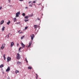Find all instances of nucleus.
Here are the masks:
<instances>
[{"mask_svg":"<svg viewBox=\"0 0 79 79\" xmlns=\"http://www.w3.org/2000/svg\"><path fill=\"white\" fill-rule=\"evenodd\" d=\"M20 15V12L19 11L16 14V15L15 16V17L16 18H18V17H19V16Z\"/></svg>","mask_w":79,"mask_h":79,"instance_id":"nucleus-1","label":"nucleus"},{"mask_svg":"<svg viewBox=\"0 0 79 79\" xmlns=\"http://www.w3.org/2000/svg\"><path fill=\"white\" fill-rule=\"evenodd\" d=\"M16 58H17V59H20V55H19V53H18L17 54V56L16 57Z\"/></svg>","mask_w":79,"mask_h":79,"instance_id":"nucleus-2","label":"nucleus"},{"mask_svg":"<svg viewBox=\"0 0 79 79\" xmlns=\"http://www.w3.org/2000/svg\"><path fill=\"white\" fill-rule=\"evenodd\" d=\"M34 34L31 35V39L32 40H33L34 39Z\"/></svg>","mask_w":79,"mask_h":79,"instance_id":"nucleus-3","label":"nucleus"},{"mask_svg":"<svg viewBox=\"0 0 79 79\" xmlns=\"http://www.w3.org/2000/svg\"><path fill=\"white\" fill-rule=\"evenodd\" d=\"M11 58L10 57H8L7 58V62H9L10 61H11Z\"/></svg>","mask_w":79,"mask_h":79,"instance_id":"nucleus-4","label":"nucleus"},{"mask_svg":"<svg viewBox=\"0 0 79 79\" xmlns=\"http://www.w3.org/2000/svg\"><path fill=\"white\" fill-rule=\"evenodd\" d=\"M10 71V67H8L6 70V72H8V71Z\"/></svg>","mask_w":79,"mask_h":79,"instance_id":"nucleus-5","label":"nucleus"},{"mask_svg":"<svg viewBox=\"0 0 79 79\" xmlns=\"http://www.w3.org/2000/svg\"><path fill=\"white\" fill-rule=\"evenodd\" d=\"M14 45V43L12 42L10 44V47H12Z\"/></svg>","mask_w":79,"mask_h":79,"instance_id":"nucleus-6","label":"nucleus"},{"mask_svg":"<svg viewBox=\"0 0 79 79\" xmlns=\"http://www.w3.org/2000/svg\"><path fill=\"white\" fill-rule=\"evenodd\" d=\"M31 44H32V41H30L29 43V44L28 46V47H29L31 45Z\"/></svg>","mask_w":79,"mask_h":79,"instance_id":"nucleus-7","label":"nucleus"},{"mask_svg":"<svg viewBox=\"0 0 79 79\" xmlns=\"http://www.w3.org/2000/svg\"><path fill=\"white\" fill-rule=\"evenodd\" d=\"M22 45L23 48H24L25 47V45H24V44H23V43H22Z\"/></svg>","mask_w":79,"mask_h":79,"instance_id":"nucleus-8","label":"nucleus"},{"mask_svg":"<svg viewBox=\"0 0 79 79\" xmlns=\"http://www.w3.org/2000/svg\"><path fill=\"white\" fill-rule=\"evenodd\" d=\"M5 27L4 26L2 28V31H4V30H5Z\"/></svg>","mask_w":79,"mask_h":79,"instance_id":"nucleus-9","label":"nucleus"},{"mask_svg":"<svg viewBox=\"0 0 79 79\" xmlns=\"http://www.w3.org/2000/svg\"><path fill=\"white\" fill-rule=\"evenodd\" d=\"M17 64H21V62L18 61L17 62Z\"/></svg>","mask_w":79,"mask_h":79,"instance_id":"nucleus-10","label":"nucleus"},{"mask_svg":"<svg viewBox=\"0 0 79 79\" xmlns=\"http://www.w3.org/2000/svg\"><path fill=\"white\" fill-rule=\"evenodd\" d=\"M4 23V20H2L1 21V25H2V24H3Z\"/></svg>","mask_w":79,"mask_h":79,"instance_id":"nucleus-11","label":"nucleus"},{"mask_svg":"<svg viewBox=\"0 0 79 79\" xmlns=\"http://www.w3.org/2000/svg\"><path fill=\"white\" fill-rule=\"evenodd\" d=\"M14 19V22H16V18H15L13 19Z\"/></svg>","mask_w":79,"mask_h":79,"instance_id":"nucleus-12","label":"nucleus"},{"mask_svg":"<svg viewBox=\"0 0 79 79\" xmlns=\"http://www.w3.org/2000/svg\"><path fill=\"white\" fill-rule=\"evenodd\" d=\"M4 66L3 65V64H2L0 66V68H3Z\"/></svg>","mask_w":79,"mask_h":79,"instance_id":"nucleus-13","label":"nucleus"},{"mask_svg":"<svg viewBox=\"0 0 79 79\" xmlns=\"http://www.w3.org/2000/svg\"><path fill=\"white\" fill-rule=\"evenodd\" d=\"M2 47L5 48V44H3L2 45Z\"/></svg>","mask_w":79,"mask_h":79,"instance_id":"nucleus-14","label":"nucleus"},{"mask_svg":"<svg viewBox=\"0 0 79 79\" xmlns=\"http://www.w3.org/2000/svg\"><path fill=\"white\" fill-rule=\"evenodd\" d=\"M10 23H11L10 21V20H9L8 22V23H7V24H8V25H9Z\"/></svg>","mask_w":79,"mask_h":79,"instance_id":"nucleus-15","label":"nucleus"},{"mask_svg":"<svg viewBox=\"0 0 79 79\" xmlns=\"http://www.w3.org/2000/svg\"><path fill=\"white\" fill-rule=\"evenodd\" d=\"M5 54H4L3 56V57L4 58V60H6V58H5Z\"/></svg>","mask_w":79,"mask_h":79,"instance_id":"nucleus-16","label":"nucleus"},{"mask_svg":"<svg viewBox=\"0 0 79 79\" xmlns=\"http://www.w3.org/2000/svg\"><path fill=\"white\" fill-rule=\"evenodd\" d=\"M19 71L18 70H15V73H16V74H17V73H19Z\"/></svg>","mask_w":79,"mask_h":79,"instance_id":"nucleus-17","label":"nucleus"},{"mask_svg":"<svg viewBox=\"0 0 79 79\" xmlns=\"http://www.w3.org/2000/svg\"><path fill=\"white\" fill-rule=\"evenodd\" d=\"M37 27V25H34V29H35Z\"/></svg>","mask_w":79,"mask_h":79,"instance_id":"nucleus-18","label":"nucleus"},{"mask_svg":"<svg viewBox=\"0 0 79 79\" xmlns=\"http://www.w3.org/2000/svg\"><path fill=\"white\" fill-rule=\"evenodd\" d=\"M9 34H11L10 33H9L8 35H7L6 36V37H7V38H8L9 37Z\"/></svg>","mask_w":79,"mask_h":79,"instance_id":"nucleus-19","label":"nucleus"},{"mask_svg":"<svg viewBox=\"0 0 79 79\" xmlns=\"http://www.w3.org/2000/svg\"><path fill=\"white\" fill-rule=\"evenodd\" d=\"M22 16H25L26 14H25V13H23V14H22Z\"/></svg>","mask_w":79,"mask_h":79,"instance_id":"nucleus-20","label":"nucleus"},{"mask_svg":"<svg viewBox=\"0 0 79 79\" xmlns=\"http://www.w3.org/2000/svg\"><path fill=\"white\" fill-rule=\"evenodd\" d=\"M28 18H29V17L28 16H25V19H28Z\"/></svg>","mask_w":79,"mask_h":79,"instance_id":"nucleus-21","label":"nucleus"},{"mask_svg":"<svg viewBox=\"0 0 79 79\" xmlns=\"http://www.w3.org/2000/svg\"><path fill=\"white\" fill-rule=\"evenodd\" d=\"M36 79H37L38 78V75L37 74H36Z\"/></svg>","mask_w":79,"mask_h":79,"instance_id":"nucleus-22","label":"nucleus"},{"mask_svg":"<svg viewBox=\"0 0 79 79\" xmlns=\"http://www.w3.org/2000/svg\"><path fill=\"white\" fill-rule=\"evenodd\" d=\"M24 21L25 22H27V21H29V20L25 19L24 20Z\"/></svg>","mask_w":79,"mask_h":79,"instance_id":"nucleus-23","label":"nucleus"},{"mask_svg":"<svg viewBox=\"0 0 79 79\" xmlns=\"http://www.w3.org/2000/svg\"><path fill=\"white\" fill-rule=\"evenodd\" d=\"M25 61L26 63H28V61H27V58H26V57L25 58Z\"/></svg>","mask_w":79,"mask_h":79,"instance_id":"nucleus-24","label":"nucleus"},{"mask_svg":"<svg viewBox=\"0 0 79 79\" xmlns=\"http://www.w3.org/2000/svg\"><path fill=\"white\" fill-rule=\"evenodd\" d=\"M24 37V35H23L21 37V39H23Z\"/></svg>","mask_w":79,"mask_h":79,"instance_id":"nucleus-25","label":"nucleus"},{"mask_svg":"<svg viewBox=\"0 0 79 79\" xmlns=\"http://www.w3.org/2000/svg\"><path fill=\"white\" fill-rule=\"evenodd\" d=\"M28 69H32V68L31 67H28Z\"/></svg>","mask_w":79,"mask_h":79,"instance_id":"nucleus-26","label":"nucleus"},{"mask_svg":"<svg viewBox=\"0 0 79 79\" xmlns=\"http://www.w3.org/2000/svg\"><path fill=\"white\" fill-rule=\"evenodd\" d=\"M3 48H4L2 46L1 47V49L2 50H3Z\"/></svg>","mask_w":79,"mask_h":79,"instance_id":"nucleus-27","label":"nucleus"},{"mask_svg":"<svg viewBox=\"0 0 79 79\" xmlns=\"http://www.w3.org/2000/svg\"><path fill=\"white\" fill-rule=\"evenodd\" d=\"M22 48V47H20L19 48V51H20V50H21V48Z\"/></svg>","mask_w":79,"mask_h":79,"instance_id":"nucleus-28","label":"nucleus"},{"mask_svg":"<svg viewBox=\"0 0 79 79\" xmlns=\"http://www.w3.org/2000/svg\"><path fill=\"white\" fill-rule=\"evenodd\" d=\"M27 28H28V27H25V29H27Z\"/></svg>","mask_w":79,"mask_h":79,"instance_id":"nucleus-29","label":"nucleus"},{"mask_svg":"<svg viewBox=\"0 0 79 79\" xmlns=\"http://www.w3.org/2000/svg\"><path fill=\"white\" fill-rule=\"evenodd\" d=\"M8 1L9 3H10V2L11 1V0H8Z\"/></svg>","mask_w":79,"mask_h":79,"instance_id":"nucleus-30","label":"nucleus"},{"mask_svg":"<svg viewBox=\"0 0 79 79\" xmlns=\"http://www.w3.org/2000/svg\"><path fill=\"white\" fill-rule=\"evenodd\" d=\"M19 23H20V22L17 23L16 24H19Z\"/></svg>","mask_w":79,"mask_h":79,"instance_id":"nucleus-31","label":"nucleus"},{"mask_svg":"<svg viewBox=\"0 0 79 79\" xmlns=\"http://www.w3.org/2000/svg\"><path fill=\"white\" fill-rule=\"evenodd\" d=\"M17 47H18V46H19V44H17Z\"/></svg>","mask_w":79,"mask_h":79,"instance_id":"nucleus-32","label":"nucleus"},{"mask_svg":"<svg viewBox=\"0 0 79 79\" xmlns=\"http://www.w3.org/2000/svg\"><path fill=\"white\" fill-rule=\"evenodd\" d=\"M33 3H35V1H33Z\"/></svg>","mask_w":79,"mask_h":79,"instance_id":"nucleus-33","label":"nucleus"},{"mask_svg":"<svg viewBox=\"0 0 79 79\" xmlns=\"http://www.w3.org/2000/svg\"><path fill=\"white\" fill-rule=\"evenodd\" d=\"M25 9H27L28 8L27 7H25Z\"/></svg>","mask_w":79,"mask_h":79,"instance_id":"nucleus-34","label":"nucleus"},{"mask_svg":"<svg viewBox=\"0 0 79 79\" xmlns=\"http://www.w3.org/2000/svg\"><path fill=\"white\" fill-rule=\"evenodd\" d=\"M2 6L0 7V10H2Z\"/></svg>","mask_w":79,"mask_h":79,"instance_id":"nucleus-35","label":"nucleus"},{"mask_svg":"<svg viewBox=\"0 0 79 79\" xmlns=\"http://www.w3.org/2000/svg\"><path fill=\"white\" fill-rule=\"evenodd\" d=\"M37 19H38V20H39V21H40V19H39V18H38Z\"/></svg>","mask_w":79,"mask_h":79,"instance_id":"nucleus-36","label":"nucleus"},{"mask_svg":"<svg viewBox=\"0 0 79 79\" xmlns=\"http://www.w3.org/2000/svg\"><path fill=\"white\" fill-rule=\"evenodd\" d=\"M19 1L23 2V0H19Z\"/></svg>","mask_w":79,"mask_h":79,"instance_id":"nucleus-37","label":"nucleus"},{"mask_svg":"<svg viewBox=\"0 0 79 79\" xmlns=\"http://www.w3.org/2000/svg\"><path fill=\"white\" fill-rule=\"evenodd\" d=\"M30 6H31V7H32V5H30Z\"/></svg>","mask_w":79,"mask_h":79,"instance_id":"nucleus-38","label":"nucleus"},{"mask_svg":"<svg viewBox=\"0 0 79 79\" xmlns=\"http://www.w3.org/2000/svg\"><path fill=\"white\" fill-rule=\"evenodd\" d=\"M31 3V2H29V3Z\"/></svg>","mask_w":79,"mask_h":79,"instance_id":"nucleus-39","label":"nucleus"},{"mask_svg":"<svg viewBox=\"0 0 79 79\" xmlns=\"http://www.w3.org/2000/svg\"><path fill=\"white\" fill-rule=\"evenodd\" d=\"M33 16V15H31V16Z\"/></svg>","mask_w":79,"mask_h":79,"instance_id":"nucleus-40","label":"nucleus"},{"mask_svg":"<svg viewBox=\"0 0 79 79\" xmlns=\"http://www.w3.org/2000/svg\"><path fill=\"white\" fill-rule=\"evenodd\" d=\"M21 33H22V32H21Z\"/></svg>","mask_w":79,"mask_h":79,"instance_id":"nucleus-41","label":"nucleus"}]
</instances>
